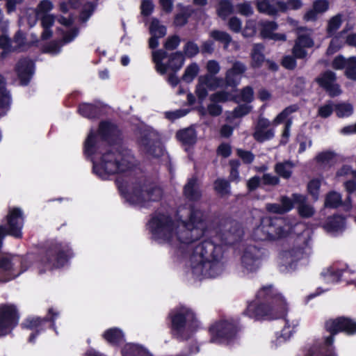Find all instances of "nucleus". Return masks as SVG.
Masks as SVG:
<instances>
[{"mask_svg": "<svg viewBox=\"0 0 356 356\" xmlns=\"http://www.w3.org/2000/svg\"><path fill=\"white\" fill-rule=\"evenodd\" d=\"M321 186V181L317 178L311 179L307 184V192L314 200H317L318 197Z\"/></svg>", "mask_w": 356, "mask_h": 356, "instance_id": "47", "label": "nucleus"}, {"mask_svg": "<svg viewBox=\"0 0 356 356\" xmlns=\"http://www.w3.org/2000/svg\"><path fill=\"white\" fill-rule=\"evenodd\" d=\"M287 302L272 284L262 286L257 293L256 300L248 302L243 314L257 321L283 318L285 332L289 327Z\"/></svg>", "mask_w": 356, "mask_h": 356, "instance_id": "3", "label": "nucleus"}, {"mask_svg": "<svg viewBox=\"0 0 356 356\" xmlns=\"http://www.w3.org/2000/svg\"><path fill=\"white\" fill-rule=\"evenodd\" d=\"M232 228L234 227L231 225L228 232L220 236V244L217 243L216 241L212 238H204L193 249L194 256L200 257V265L211 276H213L211 271L217 267L218 261L222 258L223 252L222 245L232 243L229 238L230 235L234 234L232 232Z\"/></svg>", "mask_w": 356, "mask_h": 356, "instance_id": "6", "label": "nucleus"}, {"mask_svg": "<svg viewBox=\"0 0 356 356\" xmlns=\"http://www.w3.org/2000/svg\"><path fill=\"white\" fill-rule=\"evenodd\" d=\"M305 195L293 193L291 197V209L296 207L298 215L302 218H309L315 213L314 208L307 202Z\"/></svg>", "mask_w": 356, "mask_h": 356, "instance_id": "18", "label": "nucleus"}, {"mask_svg": "<svg viewBox=\"0 0 356 356\" xmlns=\"http://www.w3.org/2000/svg\"><path fill=\"white\" fill-rule=\"evenodd\" d=\"M121 141V130L108 120L101 121L97 131L91 129L88 133L83 143V152L85 157L92 162V172L102 179L133 169L132 162L122 152L108 149L103 153L101 149L103 142L113 146Z\"/></svg>", "mask_w": 356, "mask_h": 356, "instance_id": "1", "label": "nucleus"}, {"mask_svg": "<svg viewBox=\"0 0 356 356\" xmlns=\"http://www.w3.org/2000/svg\"><path fill=\"white\" fill-rule=\"evenodd\" d=\"M230 94L226 91H219L213 93L210 97V100L214 103L226 102L229 99Z\"/></svg>", "mask_w": 356, "mask_h": 356, "instance_id": "58", "label": "nucleus"}, {"mask_svg": "<svg viewBox=\"0 0 356 356\" xmlns=\"http://www.w3.org/2000/svg\"><path fill=\"white\" fill-rule=\"evenodd\" d=\"M102 338L109 345L114 347H119L125 341V337L123 331L117 327L106 330L102 334Z\"/></svg>", "mask_w": 356, "mask_h": 356, "instance_id": "23", "label": "nucleus"}, {"mask_svg": "<svg viewBox=\"0 0 356 356\" xmlns=\"http://www.w3.org/2000/svg\"><path fill=\"white\" fill-rule=\"evenodd\" d=\"M238 13L241 15L249 17L251 16L254 11L250 2L240 3L236 5Z\"/></svg>", "mask_w": 356, "mask_h": 356, "instance_id": "57", "label": "nucleus"}, {"mask_svg": "<svg viewBox=\"0 0 356 356\" xmlns=\"http://www.w3.org/2000/svg\"><path fill=\"white\" fill-rule=\"evenodd\" d=\"M230 184L224 179H217L214 181V190L221 195H228L230 193Z\"/></svg>", "mask_w": 356, "mask_h": 356, "instance_id": "48", "label": "nucleus"}, {"mask_svg": "<svg viewBox=\"0 0 356 356\" xmlns=\"http://www.w3.org/2000/svg\"><path fill=\"white\" fill-rule=\"evenodd\" d=\"M263 254L261 248L255 245H248L241 257L243 266L250 272L257 271L261 266Z\"/></svg>", "mask_w": 356, "mask_h": 356, "instance_id": "16", "label": "nucleus"}, {"mask_svg": "<svg viewBox=\"0 0 356 356\" xmlns=\"http://www.w3.org/2000/svg\"><path fill=\"white\" fill-rule=\"evenodd\" d=\"M69 243L56 240L39 245L37 252L14 257L0 252V283L11 281L35 264L40 274L63 268L73 257Z\"/></svg>", "mask_w": 356, "mask_h": 356, "instance_id": "2", "label": "nucleus"}, {"mask_svg": "<svg viewBox=\"0 0 356 356\" xmlns=\"http://www.w3.org/2000/svg\"><path fill=\"white\" fill-rule=\"evenodd\" d=\"M312 8L318 14L323 13L329 9V1L327 0H315L313 2Z\"/></svg>", "mask_w": 356, "mask_h": 356, "instance_id": "61", "label": "nucleus"}, {"mask_svg": "<svg viewBox=\"0 0 356 356\" xmlns=\"http://www.w3.org/2000/svg\"><path fill=\"white\" fill-rule=\"evenodd\" d=\"M234 6L230 0H220L216 8L217 15L225 19L229 15L233 14Z\"/></svg>", "mask_w": 356, "mask_h": 356, "instance_id": "34", "label": "nucleus"}, {"mask_svg": "<svg viewBox=\"0 0 356 356\" xmlns=\"http://www.w3.org/2000/svg\"><path fill=\"white\" fill-rule=\"evenodd\" d=\"M58 316L59 312L53 307L48 309L47 314L44 317L27 316L21 323V327L32 331L28 338V342L35 343L37 337L47 329H51L57 333L56 321Z\"/></svg>", "mask_w": 356, "mask_h": 356, "instance_id": "10", "label": "nucleus"}, {"mask_svg": "<svg viewBox=\"0 0 356 356\" xmlns=\"http://www.w3.org/2000/svg\"><path fill=\"white\" fill-rule=\"evenodd\" d=\"M7 228L9 236L20 239L23 236L22 229L24 223V216L22 210L19 207L10 208L6 216Z\"/></svg>", "mask_w": 356, "mask_h": 356, "instance_id": "14", "label": "nucleus"}, {"mask_svg": "<svg viewBox=\"0 0 356 356\" xmlns=\"http://www.w3.org/2000/svg\"><path fill=\"white\" fill-rule=\"evenodd\" d=\"M254 91L251 86H245L241 91V99L246 103H250L253 100Z\"/></svg>", "mask_w": 356, "mask_h": 356, "instance_id": "64", "label": "nucleus"}, {"mask_svg": "<svg viewBox=\"0 0 356 356\" xmlns=\"http://www.w3.org/2000/svg\"><path fill=\"white\" fill-rule=\"evenodd\" d=\"M346 218L342 215H333L327 218L325 228L330 232H338L345 227Z\"/></svg>", "mask_w": 356, "mask_h": 356, "instance_id": "31", "label": "nucleus"}, {"mask_svg": "<svg viewBox=\"0 0 356 356\" xmlns=\"http://www.w3.org/2000/svg\"><path fill=\"white\" fill-rule=\"evenodd\" d=\"M165 323L172 337L180 341L188 339L187 330L193 331L198 327L196 314L185 305L170 309L165 318Z\"/></svg>", "mask_w": 356, "mask_h": 356, "instance_id": "7", "label": "nucleus"}, {"mask_svg": "<svg viewBox=\"0 0 356 356\" xmlns=\"http://www.w3.org/2000/svg\"><path fill=\"white\" fill-rule=\"evenodd\" d=\"M335 113L339 118L349 117L353 113V107L350 104H337L335 105Z\"/></svg>", "mask_w": 356, "mask_h": 356, "instance_id": "46", "label": "nucleus"}, {"mask_svg": "<svg viewBox=\"0 0 356 356\" xmlns=\"http://www.w3.org/2000/svg\"><path fill=\"white\" fill-rule=\"evenodd\" d=\"M209 35L214 40L222 43L225 48H227L232 40L231 35L223 31L213 30Z\"/></svg>", "mask_w": 356, "mask_h": 356, "instance_id": "39", "label": "nucleus"}, {"mask_svg": "<svg viewBox=\"0 0 356 356\" xmlns=\"http://www.w3.org/2000/svg\"><path fill=\"white\" fill-rule=\"evenodd\" d=\"M20 314L14 304L0 305V337H6L13 332L18 325Z\"/></svg>", "mask_w": 356, "mask_h": 356, "instance_id": "12", "label": "nucleus"}, {"mask_svg": "<svg viewBox=\"0 0 356 356\" xmlns=\"http://www.w3.org/2000/svg\"><path fill=\"white\" fill-rule=\"evenodd\" d=\"M198 70V66L195 63L188 65L185 70L182 79L187 82L191 81L197 76Z\"/></svg>", "mask_w": 356, "mask_h": 356, "instance_id": "52", "label": "nucleus"}, {"mask_svg": "<svg viewBox=\"0 0 356 356\" xmlns=\"http://www.w3.org/2000/svg\"><path fill=\"white\" fill-rule=\"evenodd\" d=\"M77 111L83 118L95 120L102 116L103 108L98 104L82 102L79 104Z\"/></svg>", "mask_w": 356, "mask_h": 356, "instance_id": "22", "label": "nucleus"}, {"mask_svg": "<svg viewBox=\"0 0 356 356\" xmlns=\"http://www.w3.org/2000/svg\"><path fill=\"white\" fill-rule=\"evenodd\" d=\"M264 47L262 44H255L252 49L250 57V66L253 69L260 68L264 60L265 56L263 54Z\"/></svg>", "mask_w": 356, "mask_h": 356, "instance_id": "27", "label": "nucleus"}, {"mask_svg": "<svg viewBox=\"0 0 356 356\" xmlns=\"http://www.w3.org/2000/svg\"><path fill=\"white\" fill-rule=\"evenodd\" d=\"M260 36L263 39H268L273 33L278 28L277 24L274 21H260Z\"/></svg>", "mask_w": 356, "mask_h": 356, "instance_id": "35", "label": "nucleus"}, {"mask_svg": "<svg viewBox=\"0 0 356 356\" xmlns=\"http://www.w3.org/2000/svg\"><path fill=\"white\" fill-rule=\"evenodd\" d=\"M137 144L141 151L154 158H160L164 154V148L160 140L152 138L149 132L141 133L137 139Z\"/></svg>", "mask_w": 356, "mask_h": 356, "instance_id": "15", "label": "nucleus"}, {"mask_svg": "<svg viewBox=\"0 0 356 356\" xmlns=\"http://www.w3.org/2000/svg\"><path fill=\"white\" fill-rule=\"evenodd\" d=\"M324 329L330 335L324 338L323 346L309 348L304 356H337L333 346L334 337L340 332L348 336L356 334V321L346 316L330 318L325 322Z\"/></svg>", "mask_w": 356, "mask_h": 356, "instance_id": "5", "label": "nucleus"}, {"mask_svg": "<svg viewBox=\"0 0 356 356\" xmlns=\"http://www.w3.org/2000/svg\"><path fill=\"white\" fill-rule=\"evenodd\" d=\"M242 35L244 38H252L256 34V23L252 19L245 22V27L241 30Z\"/></svg>", "mask_w": 356, "mask_h": 356, "instance_id": "51", "label": "nucleus"}, {"mask_svg": "<svg viewBox=\"0 0 356 356\" xmlns=\"http://www.w3.org/2000/svg\"><path fill=\"white\" fill-rule=\"evenodd\" d=\"M177 139L184 146H192L197 142V133L195 129L188 127L176 133Z\"/></svg>", "mask_w": 356, "mask_h": 356, "instance_id": "26", "label": "nucleus"}, {"mask_svg": "<svg viewBox=\"0 0 356 356\" xmlns=\"http://www.w3.org/2000/svg\"><path fill=\"white\" fill-rule=\"evenodd\" d=\"M344 271L343 269L335 268L331 266L324 269L321 272V276L326 283H337L340 282Z\"/></svg>", "mask_w": 356, "mask_h": 356, "instance_id": "28", "label": "nucleus"}, {"mask_svg": "<svg viewBox=\"0 0 356 356\" xmlns=\"http://www.w3.org/2000/svg\"><path fill=\"white\" fill-rule=\"evenodd\" d=\"M11 96L9 91L0 92V117L5 116L10 109Z\"/></svg>", "mask_w": 356, "mask_h": 356, "instance_id": "42", "label": "nucleus"}, {"mask_svg": "<svg viewBox=\"0 0 356 356\" xmlns=\"http://www.w3.org/2000/svg\"><path fill=\"white\" fill-rule=\"evenodd\" d=\"M261 182L265 186H276L280 183V178L277 176L272 175L270 173H265L261 177Z\"/></svg>", "mask_w": 356, "mask_h": 356, "instance_id": "62", "label": "nucleus"}, {"mask_svg": "<svg viewBox=\"0 0 356 356\" xmlns=\"http://www.w3.org/2000/svg\"><path fill=\"white\" fill-rule=\"evenodd\" d=\"M307 247V239L298 235L293 241V248H291V269L296 268L293 267L294 264L304 258Z\"/></svg>", "mask_w": 356, "mask_h": 356, "instance_id": "20", "label": "nucleus"}, {"mask_svg": "<svg viewBox=\"0 0 356 356\" xmlns=\"http://www.w3.org/2000/svg\"><path fill=\"white\" fill-rule=\"evenodd\" d=\"M236 154L242 160L244 164L252 163L255 158L254 154L251 151L242 149H237Z\"/></svg>", "mask_w": 356, "mask_h": 356, "instance_id": "53", "label": "nucleus"}, {"mask_svg": "<svg viewBox=\"0 0 356 356\" xmlns=\"http://www.w3.org/2000/svg\"><path fill=\"white\" fill-rule=\"evenodd\" d=\"M183 195L190 202H198L202 197L197 177H193L187 180L183 188Z\"/></svg>", "mask_w": 356, "mask_h": 356, "instance_id": "21", "label": "nucleus"}, {"mask_svg": "<svg viewBox=\"0 0 356 356\" xmlns=\"http://www.w3.org/2000/svg\"><path fill=\"white\" fill-rule=\"evenodd\" d=\"M266 209L268 213L284 214L289 211V197L283 196L281 199V204L268 203L266 204Z\"/></svg>", "mask_w": 356, "mask_h": 356, "instance_id": "30", "label": "nucleus"}, {"mask_svg": "<svg viewBox=\"0 0 356 356\" xmlns=\"http://www.w3.org/2000/svg\"><path fill=\"white\" fill-rule=\"evenodd\" d=\"M337 77L335 72L327 70L321 72L314 79L315 83L325 91L331 97L340 95L342 92L340 86L337 82Z\"/></svg>", "mask_w": 356, "mask_h": 356, "instance_id": "13", "label": "nucleus"}, {"mask_svg": "<svg viewBox=\"0 0 356 356\" xmlns=\"http://www.w3.org/2000/svg\"><path fill=\"white\" fill-rule=\"evenodd\" d=\"M198 81L202 84L206 86L210 90H215L218 88L222 81L221 78L215 76L214 75L207 74L199 77Z\"/></svg>", "mask_w": 356, "mask_h": 356, "instance_id": "37", "label": "nucleus"}, {"mask_svg": "<svg viewBox=\"0 0 356 356\" xmlns=\"http://www.w3.org/2000/svg\"><path fill=\"white\" fill-rule=\"evenodd\" d=\"M122 356H153L143 346L138 343H127L121 350Z\"/></svg>", "mask_w": 356, "mask_h": 356, "instance_id": "25", "label": "nucleus"}, {"mask_svg": "<svg viewBox=\"0 0 356 356\" xmlns=\"http://www.w3.org/2000/svg\"><path fill=\"white\" fill-rule=\"evenodd\" d=\"M325 203L328 207L332 208H337L343 204L341 195L334 191L327 194Z\"/></svg>", "mask_w": 356, "mask_h": 356, "instance_id": "49", "label": "nucleus"}, {"mask_svg": "<svg viewBox=\"0 0 356 356\" xmlns=\"http://www.w3.org/2000/svg\"><path fill=\"white\" fill-rule=\"evenodd\" d=\"M257 9L259 13L269 15H275L278 12L277 8L271 4L268 0H257Z\"/></svg>", "mask_w": 356, "mask_h": 356, "instance_id": "40", "label": "nucleus"}, {"mask_svg": "<svg viewBox=\"0 0 356 356\" xmlns=\"http://www.w3.org/2000/svg\"><path fill=\"white\" fill-rule=\"evenodd\" d=\"M289 115V106H287L280 113H279L273 120L274 125H278L284 122L283 137H288L289 136V119H287Z\"/></svg>", "mask_w": 356, "mask_h": 356, "instance_id": "36", "label": "nucleus"}, {"mask_svg": "<svg viewBox=\"0 0 356 356\" xmlns=\"http://www.w3.org/2000/svg\"><path fill=\"white\" fill-rule=\"evenodd\" d=\"M228 27L234 33H240L242 30V22L236 16L232 17L228 21Z\"/></svg>", "mask_w": 356, "mask_h": 356, "instance_id": "59", "label": "nucleus"}, {"mask_svg": "<svg viewBox=\"0 0 356 356\" xmlns=\"http://www.w3.org/2000/svg\"><path fill=\"white\" fill-rule=\"evenodd\" d=\"M342 24V16L341 14H337L331 17L327 25L326 33L328 37H332L337 30L341 27Z\"/></svg>", "mask_w": 356, "mask_h": 356, "instance_id": "38", "label": "nucleus"}, {"mask_svg": "<svg viewBox=\"0 0 356 356\" xmlns=\"http://www.w3.org/2000/svg\"><path fill=\"white\" fill-rule=\"evenodd\" d=\"M285 165H289V160L285 161L284 163H276L275 165V171L279 176L285 179H289V170L286 169Z\"/></svg>", "mask_w": 356, "mask_h": 356, "instance_id": "60", "label": "nucleus"}, {"mask_svg": "<svg viewBox=\"0 0 356 356\" xmlns=\"http://www.w3.org/2000/svg\"><path fill=\"white\" fill-rule=\"evenodd\" d=\"M15 72L19 80L20 85L26 86L34 74L35 63L29 57L21 58L15 64Z\"/></svg>", "mask_w": 356, "mask_h": 356, "instance_id": "17", "label": "nucleus"}, {"mask_svg": "<svg viewBox=\"0 0 356 356\" xmlns=\"http://www.w3.org/2000/svg\"><path fill=\"white\" fill-rule=\"evenodd\" d=\"M205 234H200V231L197 227L186 228L179 231L177 234V240L183 244L190 245L204 236Z\"/></svg>", "mask_w": 356, "mask_h": 356, "instance_id": "24", "label": "nucleus"}, {"mask_svg": "<svg viewBox=\"0 0 356 356\" xmlns=\"http://www.w3.org/2000/svg\"><path fill=\"white\" fill-rule=\"evenodd\" d=\"M180 42L181 40L179 36L177 35H174L167 38L163 46L165 50L172 51L179 47Z\"/></svg>", "mask_w": 356, "mask_h": 356, "instance_id": "55", "label": "nucleus"}, {"mask_svg": "<svg viewBox=\"0 0 356 356\" xmlns=\"http://www.w3.org/2000/svg\"><path fill=\"white\" fill-rule=\"evenodd\" d=\"M289 220L281 217H263L259 225L252 232L255 241H276L287 237L289 229Z\"/></svg>", "mask_w": 356, "mask_h": 356, "instance_id": "8", "label": "nucleus"}, {"mask_svg": "<svg viewBox=\"0 0 356 356\" xmlns=\"http://www.w3.org/2000/svg\"><path fill=\"white\" fill-rule=\"evenodd\" d=\"M344 76L349 80L356 81V56L348 58V62L344 71Z\"/></svg>", "mask_w": 356, "mask_h": 356, "instance_id": "43", "label": "nucleus"}, {"mask_svg": "<svg viewBox=\"0 0 356 356\" xmlns=\"http://www.w3.org/2000/svg\"><path fill=\"white\" fill-rule=\"evenodd\" d=\"M247 68L244 63L241 61H235L232 67L227 70L230 73L234 74L236 76L244 74Z\"/></svg>", "mask_w": 356, "mask_h": 356, "instance_id": "63", "label": "nucleus"}, {"mask_svg": "<svg viewBox=\"0 0 356 356\" xmlns=\"http://www.w3.org/2000/svg\"><path fill=\"white\" fill-rule=\"evenodd\" d=\"M149 31L152 35L163 38L166 34V27L164 25L160 24L158 19L154 18L150 23Z\"/></svg>", "mask_w": 356, "mask_h": 356, "instance_id": "44", "label": "nucleus"}, {"mask_svg": "<svg viewBox=\"0 0 356 356\" xmlns=\"http://www.w3.org/2000/svg\"><path fill=\"white\" fill-rule=\"evenodd\" d=\"M193 14V10L189 7L182 6L179 13L174 17L173 24L176 27H183L188 22L189 18Z\"/></svg>", "mask_w": 356, "mask_h": 356, "instance_id": "32", "label": "nucleus"}, {"mask_svg": "<svg viewBox=\"0 0 356 356\" xmlns=\"http://www.w3.org/2000/svg\"><path fill=\"white\" fill-rule=\"evenodd\" d=\"M207 214L205 211L195 205L190 206V215L188 226L197 227L200 234H205L207 232Z\"/></svg>", "mask_w": 356, "mask_h": 356, "instance_id": "19", "label": "nucleus"}, {"mask_svg": "<svg viewBox=\"0 0 356 356\" xmlns=\"http://www.w3.org/2000/svg\"><path fill=\"white\" fill-rule=\"evenodd\" d=\"M168 58L170 69L174 72L179 71L184 65V56L181 51H177L168 54Z\"/></svg>", "mask_w": 356, "mask_h": 356, "instance_id": "33", "label": "nucleus"}, {"mask_svg": "<svg viewBox=\"0 0 356 356\" xmlns=\"http://www.w3.org/2000/svg\"><path fill=\"white\" fill-rule=\"evenodd\" d=\"M241 330L238 320L220 319L209 327L210 341L218 345H229L236 339Z\"/></svg>", "mask_w": 356, "mask_h": 356, "instance_id": "9", "label": "nucleus"}, {"mask_svg": "<svg viewBox=\"0 0 356 356\" xmlns=\"http://www.w3.org/2000/svg\"><path fill=\"white\" fill-rule=\"evenodd\" d=\"M115 186L127 202L133 205L147 207L149 202H159L163 196L162 189L146 179H137L134 183L131 191L128 190V183L122 177H117Z\"/></svg>", "mask_w": 356, "mask_h": 356, "instance_id": "4", "label": "nucleus"}, {"mask_svg": "<svg viewBox=\"0 0 356 356\" xmlns=\"http://www.w3.org/2000/svg\"><path fill=\"white\" fill-rule=\"evenodd\" d=\"M147 225L154 240H161L168 243L172 242L175 223L170 215L161 212L155 213L151 216Z\"/></svg>", "mask_w": 356, "mask_h": 356, "instance_id": "11", "label": "nucleus"}, {"mask_svg": "<svg viewBox=\"0 0 356 356\" xmlns=\"http://www.w3.org/2000/svg\"><path fill=\"white\" fill-rule=\"evenodd\" d=\"M310 29L306 26H300L297 29V40L296 43L305 48H311L314 46V42L309 33Z\"/></svg>", "mask_w": 356, "mask_h": 356, "instance_id": "29", "label": "nucleus"}, {"mask_svg": "<svg viewBox=\"0 0 356 356\" xmlns=\"http://www.w3.org/2000/svg\"><path fill=\"white\" fill-rule=\"evenodd\" d=\"M278 268L280 272L287 273L289 266V250L280 251L277 257Z\"/></svg>", "mask_w": 356, "mask_h": 356, "instance_id": "41", "label": "nucleus"}, {"mask_svg": "<svg viewBox=\"0 0 356 356\" xmlns=\"http://www.w3.org/2000/svg\"><path fill=\"white\" fill-rule=\"evenodd\" d=\"M184 53L188 58H194L200 53V47L193 41H188L184 47Z\"/></svg>", "mask_w": 356, "mask_h": 356, "instance_id": "50", "label": "nucleus"}, {"mask_svg": "<svg viewBox=\"0 0 356 356\" xmlns=\"http://www.w3.org/2000/svg\"><path fill=\"white\" fill-rule=\"evenodd\" d=\"M253 137L258 143H264L266 140H269L274 137V131L273 129H261L254 130L253 133Z\"/></svg>", "mask_w": 356, "mask_h": 356, "instance_id": "45", "label": "nucleus"}, {"mask_svg": "<svg viewBox=\"0 0 356 356\" xmlns=\"http://www.w3.org/2000/svg\"><path fill=\"white\" fill-rule=\"evenodd\" d=\"M252 106L243 104L237 106L233 111V116L235 118H240L250 113Z\"/></svg>", "mask_w": 356, "mask_h": 356, "instance_id": "56", "label": "nucleus"}, {"mask_svg": "<svg viewBox=\"0 0 356 356\" xmlns=\"http://www.w3.org/2000/svg\"><path fill=\"white\" fill-rule=\"evenodd\" d=\"M348 62V58H346L342 55H338L332 61V67L335 70H345Z\"/></svg>", "mask_w": 356, "mask_h": 356, "instance_id": "54", "label": "nucleus"}]
</instances>
